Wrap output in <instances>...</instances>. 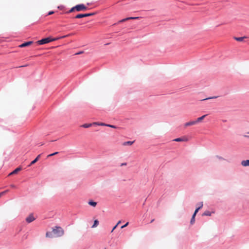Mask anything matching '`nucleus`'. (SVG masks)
Listing matches in <instances>:
<instances>
[{"mask_svg":"<svg viewBox=\"0 0 249 249\" xmlns=\"http://www.w3.org/2000/svg\"><path fill=\"white\" fill-rule=\"evenodd\" d=\"M95 15L94 13H88V14H78L75 17L76 18H80L85 17H89Z\"/></svg>","mask_w":249,"mask_h":249,"instance_id":"obj_4","label":"nucleus"},{"mask_svg":"<svg viewBox=\"0 0 249 249\" xmlns=\"http://www.w3.org/2000/svg\"><path fill=\"white\" fill-rule=\"evenodd\" d=\"M174 141L175 142H181V141H183V140L182 138H178L175 139V140H174Z\"/></svg>","mask_w":249,"mask_h":249,"instance_id":"obj_23","label":"nucleus"},{"mask_svg":"<svg viewBox=\"0 0 249 249\" xmlns=\"http://www.w3.org/2000/svg\"><path fill=\"white\" fill-rule=\"evenodd\" d=\"M5 193H6V191H3L0 193V197H1L2 195H4Z\"/></svg>","mask_w":249,"mask_h":249,"instance_id":"obj_27","label":"nucleus"},{"mask_svg":"<svg viewBox=\"0 0 249 249\" xmlns=\"http://www.w3.org/2000/svg\"><path fill=\"white\" fill-rule=\"evenodd\" d=\"M139 18V17H129V18H124V19H123L121 20H120L119 21V22H124L125 21H127L128 20H129V19H137V18Z\"/></svg>","mask_w":249,"mask_h":249,"instance_id":"obj_9","label":"nucleus"},{"mask_svg":"<svg viewBox=\"0 0 249 249\" xmlns=\"http://www.w3.org/2000/svg\"><path fill=\"white\" fill-rule=\"evenodd\" d=\"M207 115H204L201 117L198 118L196 120H195V122H196V124L199 122H201Z\"/></svg>","mask_w":249,"mask_h":249,"instance_id":"obj_12","label":"nucleus"},{"mask_svg":"<svg viewBox=\"0 0 249 249\" xmlns=\"http://www.w3.org/2000/svg\"><path fill=\"white\" fill-rule=\"evenodd\" d=\"M81 53H82V52H79L78 53H77L76 54H81Z\"/></svg>","mask_w":249,"mask_h":249,"instance_id":"obj_36","label":"nucleus"},{"mask_svg":"<svg viewBox=\"0 0 249 249\" xmlns=\"http://www.w3.org/2000/svg\"><path fill=\"white\" fill-rule=\"evenodd\" d=\"M203 215L206 216H211V213L210 211H207L203 213Z\"/></svg>","mask_w":249,"mask_h":249,"instance_id":"obj_21","label":"nucleus"},{"mask_svg":"<svg viewBox=\"0 0 249 249\" xmlns=\"http://www.w3.org/2000/svg\"><path fill=\"white\" fill-rule=\"evenodd\" d=\"M5 191H6V193L8 192L9 191L8 190H5Z\"/></svg>","mask_w":249,"mask_h":249,"instance_id":"obj_40","label":"nucleus"},{"mask_svg":"<svg viewBox=\"0 0 249 249\" xmlns=\"http://www.w3.org/2000/svg\"><path fill=\"white\" fill-rule=\"evenodd\" d=\"M248 37L246 36H242V37H234V39L238 41H243L244 39L248 38Z\"/></svg>","mask_w":249,"mask_h":249,"instance_id":"obj_8","label":"nucleus"},{"mask_svg":"<svg viewBox=\"0 0 249 249\" xmlns=\"http://www.w3.org/2000/svg\"><path fill=\"white\" fill-rule=\"evenodd\" d=\"M128 225V222H127L125 225L122 226L121 228V229H123L124 227H126Z\"/></svg>","mask_w":249,"mask_h":249,"instance_id":"obj_28","label":"nucleus"},{"mask_svg":"<svg viewBox=\"0 0 249 249\" xmlns=\"http://www.w3.org/2000/svg\"><path fill=\"white\" fill-rule=\"evenodd\" d=\"M88 8L83 4L76 5V6L72 7L67 13H70L76 11L77 12L85 11L87 10Z\"/></svg>","mask_w":249,"mask_h":249,"instance_id":"obj_2","label":"nucleus"},{"mask_svg":"<svg viewBox=\"0 0 249 249\" xmlns=\"http://www.w3.org/2000/svg\"><path fill=\"white\" fill-rule=\"evenodd\" d=\"M89 204L90 206L95 207L97 205V203L96 202H94L92 201H90L89 202Z\"/></svg>","mask_w":249,"mask_h":249,"instance_id":"obj_18","label":"nucleus"},{"mask_svg":"<svg viewBox=\"0 0 249 249\" xmlns=\"http://www.w3.org/2000/svg\"><path fill=\"white\" fill-rule=\"evenodd\" d=\"M93 124H85L82 125L83 127L84 128H88L92 126Z\"/></svg>","mask_w":249,"mask_h":249,"instance_id":"obj_16","label":"nucleus"},{"mask_svg":"<svg viewBox=\"0 0 249 249\" xmlns=\"http://www.w3.org/2000/svg\"><path fill=\"white\" fill-rule=\"evenodd\" d=\"M126 164L125 163H122V166H123V165H125Z\"/></svg>","mask_w":249,"mask_h":249,"instance_id":"obj_35","label":"nucleus"},{"mask_svg":"<svg viewBox=\"0 0 249 249\" xmlns=\"http://www.w3.org/2000/svg\"><path fill=\"white\" fill-rule=\"evenodd\" d=\"M46 236L47 237L52 238L53 237L52 233L51 232H47L46 233Z\"/></svg>","mask_w":249,"mask_h":249,"instance_id":"obj_22","label":"nucleus"},{"mask_svg":"<svg viewBox=\"0 0 249 249\" xmlns=\"http://www.w3.org/2000/svg\"><path fill=\"white\" fill-rule=\"evenodd\" d=\"M40 156H41V155H40V154L38 155L36 157V158L34 160H33V161L31 162V163H30V164L29 165V166H30V165H32V164H35L36 162L38 161V160H39V158L40 157Z\"/></svg>","mask_w":249,"mask_h":249,"instance_id":"obj_13","label":"nucleus"},{"mask_svg":"<svg viewBox=\"0 0 249 249\" xmlns=\"http://www.w3.org/2000/svg\"><path fill=\"white\" fill-rule=\"evenodd\" d=\"M216 98V97H210V98H206V99H205V100H208V99H213V98Z\"/></svg>","mask_w":249,"mask_h":249,"instance_id":"obj_33","label":"nucleus"},{"mask_svg":"<svg viewBox=\"0 0 249 249\" xmlns=\"http://www.w3.org/2000/svg\"><path fill=\"white\" fill-rule=\"evenodd\" d=\"M195 216H196V215H195L194 214L192 216V217L191 221H190V223L192 225L194 224L195 222Z\"/></svg>","mask_w":249,"mask_h":249,"instance_id":"obj_20","label":"nucleus"},{"mask_svg":"<svg viewBox=\"0 0 249 249\" xmlns=\"http://www.w3.org/2000/svg\"><path fill=\"white\" fill-rule=\"evenodd\" d=\"M10 187H11V188H16V186L15 185H14V184H11V185H10Z\"/></svg>","mask_w":249,"mask_h":249,"instance_id":"obj_29","label":"nucleus"},{"mask_svg":"<svg viewBox=\"0 0 249 249\" xmlns=\"http://www.w3.org/2000/svg\"><path fill=\"white\" fill-rule=\"evenodd\" d=\"M117 226L116 225L112 229V231H111V232H113V231L117 228Z\"/></svg>","mask_w":249,"mask_h":249,"instance_id":"obj_30","label":"nucleus"},{"mask_svg":"<svg viewBox=\"0 0 249 249\" xmlns=\"http://www.w3.org/2000/svg\"><path fill=\"white\" fill-rule=\"evenodd\" d=\"M243 137L249 139V131L247 132L245 134H244Z\"/></svg>","mask_w":249,"mask_h":249,"instance_id":"obj_24","label":"nucleus"},{"mask_svg":"<svg viewBox=\"0 0 249 249\" xmlns=\"http://www.w3.org/2000/svg\"><path fill=\"white\" fill-rule=\"evenodd\" d=\"M53 13H54L53 11H50L49 12L48 15H51L53 14Z\"/></svg>","mask_w":249,"mask_h":249,"instance_id":"obj_31","label":"nucleus"},{"mask_svg":"<svg viewBox=\"0 0 249 249\" xmlns=\"http://www.w3.org/2000/svg\"><path fill=\"white\" fill-rule=\"evenodd\" d=\"M154 221V219H152V220L151 221L150 223H152Z\"/></svg>","mask_w":249,"mask_h":249,"instance_id":"obj_37","label":"nucleus"},{"mask_svg":"<svg viewBox=\"0 0 249 249\" xmlns=\"http://www.w3.org/2000/svg\"><path fill=\"white\" fill-rule=\"evenodd\" d=\"M198 205H199L198 207H200V202Z\"/></svg>","mask_w":249,"mask_h":249,"instance_id":"obj_38","label":"nucleus"},{"mask_svg":"<svg viewBox=\"0 0 249 249\" xmlns=\"http://www.w3.org/2000/svg\"><path fill=\"white\" fill-rule=\"evenodd\" d=\"M98 224H99V221L97 220H95L94 221V224L91 227L92 228H95L98 225Z\"/></svg>","mask_w":249,"mask_h":249,"instance_id":"obj_17","label":"nucleus"},{"mask_svg":"<svg viewBox=\"0 0 249 249\" xmlns=\"http://www.w3.org/2000/svg\"><path fill=\"white\" fill-rule=\"evenodd\" d=\"M58 153V152H54V153H52V154H50V155H48V156H47V157H52V156H54V155H55L57 154Z\"/></svg>","mask_w":249,"mask_h":249,"instance_id":"obj_25","label":"nucleus"},{"mask_svg":"<svg viewBox=\"0 0 249 249\" xmlns=\"http://www.w3.org/2000/svg\"><path fill=\"white\" fill-rule=\"evenodd\" d=\"M203 202H200V207H198V208H197L196 209V210H195V212H194V214H194V215H196V214L197 213V212H198V211H199V210H200V209L203 207Z\"/></svg>","mask_w":249,"mask_h":249,"instance_id":"obj_14","label":"nucleus"},{"mask_svg":"<svg viewBox=\"0 0 249 249\" xmlns=\"http://www.w3.org/2000/svg\"><path fill=\"white\" fill-rule=\"evenodd\" d=\"M25 238L26 239L27 238V235H25Z\"/></svg>","mask_w":249,"mask_h":249,"instance_id":"obj_39","label":"nucleus"},{"mask_svg":"<svg viewBox=\"0 0 249 249\" xmlns=\"http://www.w3.org/2000/svg\"><path fill=\"white\" fill-rule=\"evenodd\" d=\"M70 35H71V34H68V35H65L64 36H60V37H56V38H52L50 37H49L43 38L40 40L37 41L36 42V43H37L38 44H39V45H42V44L48 43L52 41L57 40L59 39L64 38L65 37L69 36Z\"/></svg>","mask_w":249,"mask_h":249,"instance_id":"obj_1","label":"nucleus"},{"mask_svg":"<svg viewBox=\"0 0 249 249\" xmlns=\"http://www.w3.org/2000/svg\"><path fill=\"white\" fill-rule=\"evenodd\" d=\"M241 165L243 166H249V160H242L241 162Z\"/></svg>","mask_w":249,"mask_h":249,"instance_id":"obj_11","label":"nucleus"},{"mask_svg":"<svg viewBox=\"0 0 249 249\" xmlns=\"http://www.w3.org/2000/svg\"><path fill=\"white\" fill-rule=\"evenodd\" d=\"M120 223H121V221H119L118 222V223H117L116 225L118 226V225L119 224H120Z\"/></svg>","mask_w":249,"mask_h":249,"instance_id":"obj_34","label":"nucleus"},{"mask_svg":"<svg viewBox=\"0 0 249 249\" xmlns=\"http://www.w3.org/2000/svg\"><path fill=\"white\" fill-rule=\"evenodd\" d=\"M21 170V168L20 167L17 168L16 169H15L13 172H11L9 176H11L14 174H16L18 173L19 171H20Z\"/></svg>","mask_w":249,"mask_h":249,"instance_id":"obj_10","label":"nucleus"},{"mask_svg":"<svg viewBox=\"0 0 249 249\" xmlns=\"http://www.w3.org/2000/svg\"><path fill=\"white\" fill-rule=\"evenodd\" d=\"M134 142V141H127L123 143V145L126 146V145H131Z\"/></svg>","mask_w":249,"mask_h":249,"instance_id":"obj_15","label":"nucleus"},{"mask_svg":"<svg viewBox=\"0 0 249 249\" xmlns=\"http://www.w3.org/2000/svg\"><path fill=\"white\" fill-rule=\"evenodd\" d=\"M33 43V41H28V42H25L24 43H22V44L20 45L19 46V47L20 48H23V47H27V46H28L31 44H32Z\"/></svg>","mask_w":249,"mask_h":249,"instance_id":"obj_7","label":"nucleus"},{"mask_svg":"<svg viewBox=\"0 0 249 249\" xmlns=\"http://www.w3.org/2000/svg\"><path fill=\"white\" fill-rule=\"evenodd\" d=\"M35 219H36V218L34 217L33 214H30L29 215H28L26 218V221L27 223H30L34 221Z\"/></svg>","mask_w":249,"mask_h":249,"instance_id":"obj_5","label":"nucleus"},{"mask_svg":"<svg viewBox=\"0 0 249 249\" xmlns=\"http://www.w3.org/2000/svg\"><path fill=\"white\" fill-rule=\"evenodd\" d=\"M53 232L57 237L62 236L64 234V231L60 227H55V229H53Z\"/></svg>","mask_w":249,"mask_h":249,"instance_id":"obj_3","label":"nucleus"},{"mask_svg":"<svg viewBox=\"0 0 249 249\" xmlns=\"http://www.w3.org/2000/svg\"><path fill=\"white\" fill-rule=\"evenodd\" d=\"M195 124H196V122H195V121H192L186 123L185 124H184V126L185 127H186L189 126L193 125Z\"/></svg>","mask_w":249,"mask_h":249,"instance_id":"obj_6","label":"nucleus"},{"mask_svg":"<svg viewBox=\"0 0 249 249\" xmlns=\"http://www.w3.org/2000/svg\"><path fill=\"white\" fill-rule=\"evenodd\" d=\"M93 124L98 125H101V126H106V124L101 123H97V122H94L93 123Z\"/></svg>","mask_w":249,"mask_h":249,"instance_id":"obj_19","label":"nucleus"},{"mask_svg":"<svg viewBox=\"0 0 249 249\" xmlns=\"http://www.w3.org/2000/svg\"><path fill=\"white\" fill-rule=\"evenodd\" d=\"M106 126L110 127H112V128H115L116 127L115 126L113 125H111V124H106Z\"/></svg>","mask_w":249,"mask_h":249,"instance_id":"obj_26","label":"nucleus"},{"mask_svg":"<svg viewBox=\"0 0 249 249\" xmlns=\"http://www.w3.org/2000/svg\"><path fill=\"white\" fill-rule=\"evenodd\" d=\"M29 65V64H26L25 65H23V66H20L19 67H27V66H28Z\"/></svg>","mask_w":249,"mask_h":249,"instance_id":"obj_32","label":"nucleus"}]
</instances>
